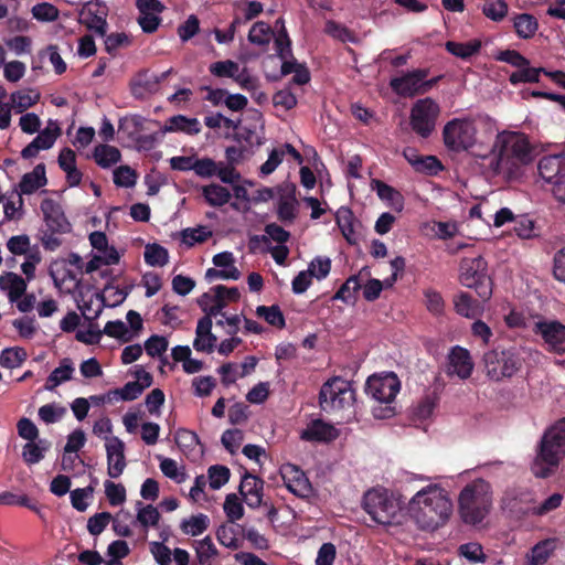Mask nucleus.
<instances>
[{"label": "nucleus", "instance_id": "1", "mask_svg": "<svg viewBox=\"0 0 565 565\" xmlns=\"http://www.w3.org/2000/svg\"><path fill=\"white\" fill-rule=\"evenodd\" d=\"M532 161V147L525 135L515 131L497 134L494 156L489 167L494 174L512 180L521 175L522 167Z\"/></svg>", "mask_w": 565, "mask_h": 565}, {"label": "nucleus", "instance_id": "2", "mask_svg": "<svg viewBox=\"0 0 565 565\" xmlns=\"http://www.w3.org/2000/svg\"><path fill=\"white\" fill-rule=\"evenodd\" d=\"M408 512L419 529L434 531L449 519L452 503L441 488L427 486L412 498Z\"/></svg>", "mask_w": 565, "mask_h": 565}, {"label": "nucleus", "instance_id": "3", "mask_svg": "<svg viewBox=\"0 0 565 565\" xmlns=\"http://www.w3.org/2000/svg\"><path fill=\"white\" fill-rule=\"evenodd\" d=\"M565 456V417L548 427L539 444L531 471L537 478H547Z\"/></svg>", "mask_w": 565, "mask_h": 565}, {"label": "nucleus", "instance_id": "4", "mask_svg": "<svg viewBox=\"0 0 565 565\" xmlns=\"http://www.w3.org/2000/svg\"><path fill=\"white\" fill-rule=\"evenodd\" d=\"M492 505V491L488 481L479 478L463 487L458 498V509L466 524L483 521Z\"/></svg>", "mask_w": 565, "mask_h": 565}, {"label": "nucleus", "instance_id": "5", "mask_svg": "<svg viewBox=\"0 0 565 565\" xmlns=\"http://www.w3.org/2000/svg\"><path fill=\"white\" fill-rule=\"evenodd\" d=\"M483 362L488 377L500 382L514 376L522 369L524 359L518 348L498 345L483 354Z\"/></svg>", "mask_w": 565, "mask_h": 565}, {"label": "nucleus", "instance_id": "6", "mask_svg": "<svg viewBox=\"0 0 565 565\" xmlns=\"http://www.w3.org/2000/svg\"><path fill=\"white\" fill-rule=\"evenodd\" d=\"M459 270L462 286L475 289L483 302L491 298L493 282L488 274V263L482 256L462 258Z\"/></svg>", "mask_w": 565, "mask_h": 565}, {"label": "nucleus", "instance_id": "7", "mask_svg": "<svg viewBox=\"0 0 565 565\" xmlns=\"http://www.w3.org/2000/svg\"><path fill=\"white\" fill-rule=\"evenodd\" d=\"M354 390L351 382L333 376L324 382L319 392V405L326 413H334L352 405Z\"/></svg>", "mask_w": 565, "mask_h": 565}, {"label": "nucleus", "instance_id": "8", "mask_svg": "<svg viewBox=\"0 0 565 565\" xmlns=\"http://www.w3.org/2000/svg\"><path fill=\"white\" fill-rule=\"evenodd\" d=\"M477 136L476 118H454L443 128V141L445 147L455 153L468 150Z\"/></svg>", "mask_w": 565, "mask_h": 565}, {"label": "nucleus", "instance_id": "9", "mask_svg": "<svg viewBox=\"0 0 565 565\" xmlns=\"http://www.w3.org/2000/svg\"><path fill=\"white\" fill-rule=\"evenodd\" d=\"M362 505L372 520L382 525L392 524L399 510L397 503L388 497L386 491L377 489L365 492Z\"/></svg>", "mask_w": 565, "mask_h": 565}, {"label": "nucleus", "instance_id": "10", "mask_svg": "<svg viewBox=\"0 0 565 565\" xmlns=\"http://www.w3.org/2000/svg\"><path fill=\"white\" fill-rule=\"evenodd\" d=\"M537 169L541 178L552 184L554 198L565 204V151L543 156Z\"/></svg>", "mask_w": 565, "mask_h": 565}, {"label": "nucleus", "instance_id": "11", "mask_svg": "<svg viewBox=\"0 0 565 565\" xmlns=\"http://www.w3.org/2000/svg\"><path fill=\"white\" fill-rule=\"evenodd\" d=\"M439 113V105L430 97L418 99L413 105L409 117L414 132L422 138H428L435 130Z\"/></svg>", "mask_w": 565, "mask_h": 565}, {"label": "nucleus", "instance_id": "12", "mask_svg": "<svg viewBox=\"0 0 565 565\" xmlns=\"http://www.w3.org/2000/svg\"><path fill=\"white\" fill-rule=\"evenodd\" d=\"M401 388V382L394 373L372 375L365 384V392L380 403L391 404Z\"/></svg>", "mask_w": 565, "mask_h": 565}, {"label": "nucleus", "instance_id": "13", "mask_svg": "<svg viewBox=\"0 0 565 565\" xmlns=\"http://www.w3.org/2000/svg\"><path fill=\"white\" fill-rule=\"evenodd\" d=\"M533 332L543 339L548 352L562 355L565 353V324L558 320H541L533 328Z\"/></svg>", "mask_w": 565, "mask_h": 565}, {"label": "nucleus", "instance_id": "14", "mask_svg": "<svg viewBox=\"0 0 565 565\" xmlns=\"http://www.w3.org/2000/svg\"><path fill=\"white\" fill-rule=\"evenodd\" d=\"M428 75L429 68H415L402 72L399 76L391 78L390 87L399 97L413 98L422 95V79L427 78Z\"/></svg>", "mask_w": 565, "mask_h": 565}, {"label": "nucleus", "instance_id": "15", "mask_svg": "<svg viewBox=\"0 0 565 565\" xmlns=\"http://www.w3.org/2000/svg\"><path fill=\"white\" fill-rule=\"evenodd\" d=\"M108 8L104 2L88 1L79 11V23L99 36H105L108 29Z\"/></svg>", "mask_w": 565, "mask_h": 565}, {"label": "nucleus", "instance_id": "16", "mask_svg": "<svg viewBox=\"0 0 565 565\" xmlns=\"http://www.w3.org/2000/svg\"><path fill=\"white\" fill-rule=\"evenodd\" d=\"M475 367L469 350L460 345H455L450 349L447 355V370L448 376L456 375L460 380H467L471 376Z\"/></svg>", "mask_w": 565, "mask_h": 565}, {"label": "nucleus", "instance_id": "17", "mask_svg": "<svg viewBox=\"0 0 565 565\" xmlns=\"http://www.w3.org/2000/svg\"><path fill=\"white\" fill-rule=\"evenodd\" d=\"M280 473L286 488L299 498H308L312 492V487L305 472L295 465L287 463L280 469Z\"/></svg>", "mask_w": 565, "mask_h": 565}, {"label": "nucleus", "instance_id": "18", "mask_svg": "<svg viewBox=\"0 0 565 565\" xmlns=\"http://www.w3.org/2000/svg\"><path fill=\"white\" fill-rule=\"evenodd\" d=\"M41 211L49 232L65 234L71 231V223L67 221L62 206L53 199H44L41 202Z\"/></svg>", "mask_w": 565, "mask_h": 565}, {"label": "nucleus", "instance_id": "19", "mask_svg": "<svg viewBox=\"0 0 565 565\" xmlns=\"http://www.w3.org/2000/svg\"><path fill=\"white\" fill-rule=\"evenodd\" d=\"M107 443V473L110 478L117 479L124 472L127 463L125 458V444L118 437H105Z\"/></svg>", "mask_w": 565, "mask_h": 565}, {"label": "nucleus", "instance_id": "20", "mask_svg": "<svg viewBox=\"0 0 565 565\" xmlns=\"http://www.w3.org/2000/svg\"><path fill=\"white\" fill-rule=\"evenodd\" d=\"M212 320L201 318L198 321L193 347L198 352L212 353L216 347L217 338L212 333Z\"/></svg>", "mask_w": 565, "mask_h": 565}, {"label": "nucleus", "instance_id": "21", "mask_svg": "<svg viewBox=\"0 0 565 565\" xmlns=\"http://www.w3.org/2000/svg\"><path fill=\"white\" fill-rule=\"evenodd\" d=\"M338 436L339 433L332 425L321 419H315L302 430L300 437L307 441H332Z\"/></svg>", "mask_w": 565, "mask_h": 565}, {"label": "nucleus", "instance_id": "22", "mask_svg": "<svg viewBox=\"0 0 565 565\" xmlns=\"http://www.w3.org/2000/svg\"><path fill=\"white\" fill-rule=\"evenodd\" d=\"M26 280L13 271H6L0 276V289L7 291L10 302H15L26 291Z\"/></svg>", "mask_w": 565, "mask_h": 565}, {"label": "nucleus", "instance_id": "23", "mask_svg": "<svg viewBox=\"0 0 565 565\" xmlns=\"http://www.w3.org/2000/svg\"><path fill=\"white\" fill-rule=\"evenodd\" d=\"M45 164H36L31 172L22 175L19 188L22 194H32L40 188L46 185Z\"/></svg>", "mask_w": 565, "mask_h": 565}, {"label": "nucleus", "instance_id": "24", "mask_svg": "<svg viewBox=\"0 0 565 565\" xmlns=\"http://www.w3.org/2000/svg\"><path fill=\"white\" fill-rule=\"evenodd\" d=\"M482 300H476L472 296L466 291H460L454 297V307L456 312L465 318H476L482 310Z\"/></svg>", "mask_w": 565, "mask_h": 565}, {"label": "nucleus", "instance_id": "25", "mask_svg": "<svg viewBox=\"0 0 565 565\" xmlns=\"http://www.w3.org/2000/svg\"><path fill=\"white\" fill-rule=\"evenodd\" d=\"M164 131H180L190 136L198 135L201 131V124L196 118H188L183 115L170 117L166 125Z\"/></svg>", "mask_w": 565, "mask_h": 565}, {"label": "nucleus", "instance_id": "26", "mask_svg": "<svg viewBox=\"0 0 565 565\" xmlns=\"http://www.w3.org/2000/svg\"><path fill=\"white\" fill-rule=\"evenodd\" d=\"M335 223L349 244L354 245L358 243L354 231V215L351 209L341 206L335 213Z\"/></svg>", "mask_w": 565, "mask_h": 565}, {"label": "nucleus", "instance_id": "27", "mask_svg": "<svg viewBox=\"0 0 565 565\" xmlns=\"http://www.w3.org/2000/svg\"><path fill=\"white\" fill-rule=\"evenodd\" d=\"M513 28L520 39H532L539 30L537 19L530 13L516 14L513 19Z\"/></svg>", "mask_w": 565, "mask_h": 565}, {"label": "nucleus", "instance_id": "28", "mask_svg": "<svg viewBox=\"0 0 565 565\" xmlns=\"http://www.w3.org/2000/svg\"><path fill=\"white\" fill-rule=\"evenodd\" d=\"M202 196L209 205L220 207L230 202L232 194L226 188L211 183L202 186Z\"/></svg>", "mask_w": 565, "mask_h": 565}, {"label": "nucleus", "instance_id": "29", "mask_svg": "<svg viewBox=\"0 0 565 565\" xmlns=\"http://www.w3.org/2000/svg\"><path fill=\"white\" fill-rule=\"evenodd\" d=\"M372 188L376 191L381 200L388 201L396 211H402L404 207V198L399 191L386 184L381 180H373Z\"/></svg>", "mask_w": 565, "mask_h": 565}, {"label": "nucleus", "instance_id": "30", "mask_svg": "<svg viewBox=\"0 0 565 565\" xmlns=\"http://www.w3.org/2000/svg\"><path fill=\"white\" fill-rule=\"evenodd\" d=\"M74 372L73 362L70 358H64L60 362V366L52 371L49 375L45 388L53 391L56 386L72 379Z\"/></svg>", "mask_w": 565, "mask_h": 565}, {"label": "nucleus", "instance_id": "31", "mask_svg": "<svg viewBox=\"0 0 565 565\" xmlns=\"http://www.w3.org/2000/svg\"><path fill=\"white\" fill-rule=\"evenodd\" d=\"M445 47L450 54L462 60H468L479 53L481 49V41L472 40L466 43L448 41L446 42Z\"/></svg>", "mask_w": 565, "mask_h": 565}, {"label": "nucleus", "instance_id": "32", "mask_svg": "<svg viewBox=\"0 0 565 565\" xmlns=\"http://www.w3.org/2000/svg\"><path fill=\"white\" fill-rule=\"evenodd\" d=\"M94 159L99 167L106 169L119 162L121 153L114 146L98 145L94 149Z\"/></svg>", "mask_w": 565, "mask_h": 565}, {"label": "nucleus", "instance_id": "33", "mask_svg": "<svg viewBox=\"0 0 565 565\" xmlns=\"http://www.w3.org/2000/svg\"><path fill=\"white\" fill-rule=\"evenodd\" d=\"M256 315L263 318L269 326L277 329H284L286 320L284 313L278 305L258 306L256 308Z\"/></svg>", "mask_w": 565, "mask_h": 565}, {"label": "nucleus", "instance_id": "34", "mask_svg": "<svg viewBox=\"0 0 565 565\" xmlns=\"http://www.w3.org/2000/svg\"><path fill=\"white\" fill-rule=\"evenodd\" d=\"M273 35L274 31L268 23L264 21H257L252 25L249 30L248 41L253 44L264 46L270 43Z\"/></svg>", "mask_w": 565, "mask_h": 565}, {"label": "nucleus", "instance_id": "35", "mask_svg": "<svg viewBox=\"0 0 565 565\" xmlns=\"http://www.w3.org/2000/svg\"><path fill=\"white\" fill-rule=\"evenodd\" d=\"M209 524V516L200 513L192 515L190 519H184L180 524V529L184 534L198 536L207 530Z\"/></svg>", "mask_w": 565, "mask_h": 565}, {"label": "nucleus", "instance_id": "36", "mask_svg": "<svg viewBox=\"0 0 565 565\" xmlns=\"http://www.w3.org/2000/svg\"><path fill=\"white\" fill-rule=\"evenodd\" d=\"M297 200L294 191L289 195H280L277 215L284 223H292L296 218Z\"/></svg>", "mask_w": 565, "mask_h": 565}, {"label": "nucleus", "instance_id": "37", "mask_svg": "<svg viewBox=\"0 0 565 565\" xmlns=\"http://www.w3.org/2000/svg\"><path fill=\"white\" fill-rule=\"evenodd\" d=\"M518 68L519 70L513 72L509 77V82L512 85H518L520 83H539L540 74H545V72H547L544 67L535 68L530 67V65Z\"/></svg>", "mask_w": 565, "mask_h": 565}, {"label": "nucleus", "instance_id": "38", "mask_svg": "<svg viewBox=\"0 0 565 565\" xmlns=\"http://www.w3.org/2000/svg\"><path fill=\"white\" fill-rule=\"evenodd\" d=\"M40 99V94L33 90H18L11 94V105L17 113H23Z\"/></svg>", "mask_w": 565, "mask_h": 565}, {"label": "nucleus", "instance_id": "39", "mask_svg": "<svg viewBox=\"0 0 565 565\" xmlns=\"http://www.w3.org/2000/svg\"><path fill=\"white\" fill-rule=\"evenodd\" d=\"M145 262L150 266L162 267L169 262V253L163 246L153 243L148 244L145 248Z\"/></svg>", "mask_w": 565, "mask_h": 565}, {"label": "nucleus", "instance_id": "40", "mask_svg": "<svg viewBox=\"0 0 565 565\" xmlns=\"http://www.w3.org/2000/svg\"><path fill=\"white\" fill-rule=\"evenodd\" d=\"M26 351L23 348H8L1 352L0 365L6 369L19 367L26 360Z\"/></svg>", "mask_w": 565, "mask_h": 565}, {"label": "nucleus", "instance_id": "41", "mask_svg": "<svg viewBox=\"0 0 565 565\" xmlns=\"http://www.w3.org/2000/svg\"><path fill=\"white\" fill-rule=\"evenodd\" d=\"M360 288L361 284L359 277L355 275L350 276L334 294L333 299L350 303L355 299L354 295L360 290Z\"/></svg>", "mask_w": 565, "mask_h": 565}, {"label": "nucleus", "instance_id": "42", "mask_svg": "<svg viewBox=\"0 0 565 565\" xmlns=\"http://www.w3.org/2000/svg\"><path fill=\"white\" fill-rule=\"evenodd\" d=\"M137 521L147 529L148 526H157L160 520V513L158 509L151 504L142 507V502H137Z\"/></svg>", "mask_w": 565, "mask_h": 565}, {"label": "nucleus", "instance_id": "43", "mask_svg": "<svg viewBox=\"0 0 565 565\" xmlns=\"http://www.w3.org/2000/svg\"><path fill=\"white\" fill-rule=\"evenodd\" d=\"M509 12L505 0L487 1L482 7V13L494 22L502 21Z\"/></svg>", "mask_w": 565, "mask_h": 565}, {"label": "nucleus", "instance_id": "44", "mask_svg": "<svg viewBox=\"0 0 565 565\" xmlns=\"http://www.w3.org/2000/svg\"><path fill=\"white\" fill-rule=\"evenodd\" d=\"M209 71L215 77H218V78L226 77V78L234 79L236 73L239 71V65H238V63H236L232 60L218 61V62L212 63L209 66Z\"/></svg>", "mask_w": 565, "mask_h": 565}, {"label": "nucleus", "instance_id": "45", "mask_svg": "<svg viewBox=\"0 0 565 565\" xmlns=\"http://www.w3.org/2000/svg\"><path fill=\"white\" fill-rule=\"evenodd\" d=\"M210 487L213 490H217L222 488L225 483L228 482L231 477V471L226 466L214 465L211 466L207 470Z\"/></svg>", "mask_w": 565, "mask_h": 565}, {"label": "nucleus", "instance_id": "46", "mask_svg": "<svg viewBox=\"0 0 565 565\" xmlns=\"http://www.w3.org/2000/svg\"><path fill=\"white\" fill-rule=\"evenodd\" d=\"M177 235L181 237L183 244L188 247H192L195 243L205 242L211 236V232H206L204 227H188L177 233Z\"/></svg>", "mask_w": 565, "mask_h": 565}, {"label": "nucleus", "instance_id": "47", "mask_svg": "<svg viewBox=\"0 0 565 565\" xmlns=\"http://www.w3.org/2000/svg\"><path fill=\"white\" fill-rule=\"evenodd\" d=\"M414 170L427 175H437L440 171L444 170V166L441 161L435 156H422Z\"/></svg>", "mask_w": 565, "mask_h": 565}, {"label": "nucleus", "instance_id": "48", "mask_svg": "<svg viewBox=\"0 0 565 565\" xmlns=\"http://www.w3.org/2000/svg\"><path fill=\"white\" fill-rule=\"evenodd\" d=\"M196 544V558L201 565L207 564L210 559L218 553L210 536H205L203 540L198 541Z\"/></svg>", "mask_w": 565, "mask_h": 565}, {"label": "nucleus", "instance_id": "49", "mask_svg": "<svg viewBox=\"0 0 565 565\" xmlns=\"http://www.w3.org/2000/svg\"><path fill=\"white\" fill-rule=\"evenodd\" d=\"M465 152L471 154L475 158L488 159L494 156V142L491 143L490 139H478L475 137L473 145Z\"/></svg>", "mask_w": 565, "mask_h": 565}, {"label": "nucleus", "instance_id": "50", "mask_svg": "<svg viewBox=\"0 0 565 565\" xmlns=\"http://www.w3.org/2000/svg\"><path fill=\"white\" fill-rule=\"evenodd\" d=\"M277 23H281V30L279 31L278 35L275 39V49L277 52V55L285 60L288 56L292 57V51H291V40L288 36L287 30L284 25V21L279 19Z\"/></svg>", "mask_w": 565, "mask_h": 565}, {"label": "nucleus", "instance_id": "51", "mask_svg": "<svg viewBox=\"0 0 565 565\" xmlns=\"http://www.w3.org/2000/svg\"><path fill=\"white\" fill-rule=\"evenodd\" d=\"M553 546L548 540L541 541L535 544L531 550L530 559L533 565H543L552 555Z\"/></svg>", "mask_w": 565, "mask_h": 565}, {"label": "nucleus", "instance_id": "52", "mask_svg": "<svg viewBox=\"0 0 565 565\" xmlns=\"http://www.w3.org/2000/svg\"><path fill=\"white\" fill-rule=\"evenodd\" d=\"M216 539L218 543L227 548L237 550L239 542L236 539V530L234 526L222 524L216 530Z\"/></svg>", "mask_w": 565, "mask_h": 565}, {"label": "nucleus", "instance_id": "53", "mask_svg": "<svg viewBox=\"0 0 565 565\" xmlns=\"http://www.w3.org/2000/svg\"><path fill=\"white\" fill-rule=\"evenodd\" d=\"M157 90L158 84H153V75H148L147 73L140 74L131 87V94L135 97H143L145 94Z\"/></svg>", "mask_w": 565, "mask_h": 565}, {"label": "nucleus", "instance_id": "54", "mask_svg": "<svg viewBox=\"0 0 565 565\" xmlns=\"http://www.w3.org/2000/svg\"><path fill=\"white\" fill-rule=\"evenodd\" d=\"M263 488L264 481L260 478L246 471L238 487V492L242 497H245L252 493L263 491Z\"/></svg>", "mask_w": 565, "mask_h": 565}, {"label": "nucleus", "instance_id": "55", "mask_svg": "<svg viewBox=\"0 0 565 565\" xmlns=\"http://www.w3.org/2000/svg\"><path fill=\"white\" fill-rule=\"evenodd\" d=\"M424 296L426 308L430 313L438 316L444 312L445 301L439 291L428 288L424 290Z\"/></svg>", "mask_w": 565, "mask_h": 565}, {"label": "nucleus", "instance_id": "56", "mask_svg": "<svg viewBox=\"0 0 565 565\" xmlns=\"http://www.w3.org/2000/svg\"><path fill=\"white\" fill-rule=\"evenodd\" d=\"M142 394V386L136 381L126 383L121 388H116L108 392L109 395H115L122 401H135Z\"/></svg>", "mask_w": 565, "mask_h": 565}, {"label": "nucleus", "instance_id": "57", "mask_svg": "<svg viewBox=\"0 0 565 565\" xmlns=\"http://www.w3.org/2000/svg\"><path fill=\"white\" fill-rule=\"evenodd\" d=\"M136 171L129 166H120L114 171V183L118 186H134L136 184Z\"/></svg>", "mask_w": 565, "mask_h": 565}, {"label": "nucleus", "instance_id": "58", "mask_svg": "<svg viewBox=\"0 0 565 565\" xmlns=\"http://www.w3.org/2000/svg\"><path fill=\"white\" fill-rule=\"evenodd\" d=\"M105 493L113 507L120 505L126 501V489L121 483L105 481Z\"/></svg>", "mask_w": 565, "mask_h": 565}, {"label": "nucleus", "instance_id": "59", "mask_svg": "<svg viewBox=\"0 0 565 565\" xmlns=\"http://www.w3.org/2000/svg\"><path fill=\"white\" fill-rule=\"evenodd\" d=\"M514 232L520 238H532L536 236L535 223L527 215H521L514 221Z\"/></svg>", "mask_w": 565, "mask_h": 565}, {"label": "nucleus", "instance_id": "60", "mask_svg": "<svg viewBox=\"0 0 565 565\" xmlns=\"http://www.w3.org/2000/svg\"><path fill=\"white\" fill-rule=\"evenodd\" d=\"M113 520L109 512H99L90 516L87 521V530L92 535H99Z\"/></svg>", "mask_w": 565, "mask_h": 565}, {"label": "nucleus", "instance_id": "61", "mask_svg": "<svg viewBox=\"0 0 565 565\" xmlns=\"http://www.w3.org/2000/svg\"><path fill=\"white\" fill-rule=\"evenodd\" d=\"M60 134L61 129L58 126H55L54 129L46 127L44 130L40 131L32 141L38 145L41 150H47L53 147Z\"/></svg>", "mask_w": 565, "mask_h": 565}, {"label": "nucleus", "instance_id": "62", "mask_svg": "<svg viewBox=\"0 0 565 565\" xmlns=\"http://www.w3.org/2000/svg\"><path fill=\"white\" fill-rule=\"evenodd\" d=\"M66 413V408L55 404H45L39 408V417L46 424H52L61 419Z\"/></svg>", "mask_w": 565, "mask_h": 565}, {"label": "nucleus", "instance_id": "63", "mask_svg": "<svg viewBox=\"0 0 565 565\" xmlns=\"http://www.w3.org/2000/svg\"><path fill=\"white\" fill-rule=\"evenodd\" d=\"M200 31V21L196 15L191 14L178 26V35L182 42L191 40Z\"/></svg>", "mask_w": 565, "mask_h": 565}, {"label": "nucleus", "instance_id": "64", "mask_svg": "<svg viewBox=\"0 0 565 565\" xmlns=\"http://www.w3.org/2000/svg\"><path fill=\"white\" fill-rule=\"evenodd\" d=\"M168 340L162 335L153 334L145 342V350L151 358L160 356L168 349Z\"/></svg>", "mask_w": 565, "mask_h": 565}]
</instances>
